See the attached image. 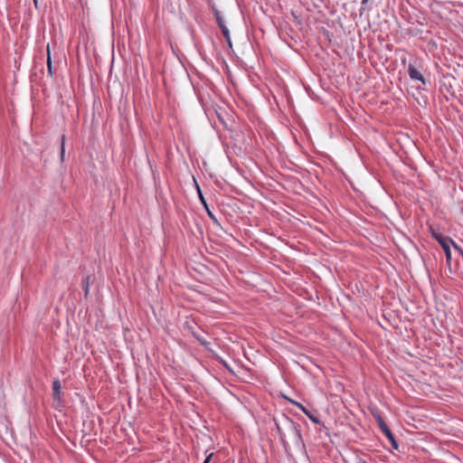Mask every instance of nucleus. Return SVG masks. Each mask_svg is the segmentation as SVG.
Segmentation results:
<instances>
[{"label": "nucleus", "instance_id": "obj_16", "mask_svg": "<svg viewBox=\"0 0 463 463\" xmlns=\"http://www.w3.org/2000/svg\"><path fill=\"white\" fill-rule=\"evenodd\" d=\"M213 456V453H211L210 455H208V456L206 457V458L204 459L203 463H210V461H211V459H212Z\"/></svg>", "mask_w": 463, "mask_h": 463}, {"label": "nucleus", "instance_id": "obj_8", "mask_svg": "<svg viewBox=\"0 0 463 463\" xmlns=\"http://www.w3.org/2000/svg\"><path fill=\"white\" fill-rule=\"evenodd\" d=\"M211 9H212V11H213V14H214V17H215V19H216L217 24H220L223 23V19H222V15H221V13H220V11L216 8V6H215L214 5H213L211 6Z\"/></svg>", "mask_w": 463, "mask_h": 463}, {"label": "nucleus", "instance_id": "obj_7", "mask_svg": "<svg viewBox=\"0 0 463 463\" xmlns=\"http://www.w3.org/2000/svg\"><path fill=\"white\" fill-rule=\"evenodd\" d=\"M47 69H48V74L50 76H52V57H51V52L49 45L47 46Z\"/></svg>", "mask_w": 463, "mask_h": 463}, {"label": "nucleus", "instance_id": "obj_9", "mask_svg": "<svg viewBox=\"0 0 463 463\" xmlns=\"http://www.w3.org/2000/svg\"><path fill=\"white\" fill-rule=\"evenodd\" d=\"M65 135H62L61 137V162L64 160V153H65Z\"/></svg>", "mask_w": 463, "mask_h": 463}, {"label": "nucleus", "instance_id": "obj_6", "mask_svg": "<svg viewBox=\"0 0 463 463\" xmlns=\"http://www.w3.org/2000/svg\"><path fill=\"white\" fill-rule=\"evenodd\" d=\"M218 26L220 27L225 40L227 41V43H229V45L231 46L232 45V43H231V38H230V32L227 28V26L224 24V22L218 24Z\"/></svg>", "mask_w": 463, "mask_h": 463}, {"label": "nucleus", "instance_id": "obj_11", "mask_svg": "<svg viewBox=\"0 0 463 463\" xmlns=\"http://www.w3.org/2000/svg\"><path fill=\"white\" fill-rule=\"evenodd\" d=\"M283 419H287V420L289 421V423H290L291 427L294 429V430L296 431L297 435H298V437H300V431H299V430L298 429V425H297L294 421L289 420V418H288V417H284Z\"/></svg>", "mask_w": 463, "mask_h": 463}, {"label": "nucleus", "instance_id": "obj_5", "mask_svg": "<svg viewBox=\"0 0 463 463\" xmlns=\"http://www.w3.org/2000/svg\"><path fill=\"white\" fill-rule=\"evenodd\" d=\"M90 285V276L88 275L83 278L82 282H81V286H82V289L84 291L85 298H87L89 295Z\"/></svg>", "mask_w": 463, "mask_h": 463}, {"label": "nucleus", "instance_id": "obj_3", "mask_svg": "<svg viewBox=\"0 0 463 463\" xmlns=\"http://www.w3.org/2000/svg\"><path fill=\"white\" fill-rule=\"evenodd\" d=\"M52 397L54 401L61 402L63 397L61 392V384L59 379H54L52 382Z\"/></svg>", "mask_w": 463, "mask_h": 463}, {"label": "nucleus", "instance_id": "obj_18", "mask_svg": "<svg viewBox=\"0 0 463 463\" xmlns=\"http://www.w3.org/2000/svg\"><path fill=\"white\" fill-rule=\"evenodd\" d=\"M363 463H367V462L364 461Z\"/></svg>", "mask_w": 463, "mask_h": 463}, {"label": "nucleus", "instance_id": "obj_12", "mask_svg": "<svg viewBox=\"0 0 463 463\" xmlns=\"http://www.w3.org/2000/svg\"><path fill=\"white\" fill-rule=\"evenodd\" d=\"M197 189H198V194H199L200 200H201L202 203L203 204L204 208L207 209L208 204H207L206 200L204 199V197H203V194H202V192H201V190H200L198 185H197Z\"/></svg>", "mask_w": 463, "mask_h": 463}, {"label": "nucleus", "instance_id": "obj_2", "mask_svg": "<svg viewBox=\"0 0 463 463\" xmlns=\"http://www.w3.org/2000/svg\"><path fill=\"white\" fill-rule=\"evenodd\" d=\"M373 415L375 420L377 421L379 428L381 429L383 433L385 435V437L391 442L392 448L393 449H398L399 444H398L397 440L395 439L393 433L392 432V430H390V428L388 427L386 422L382 418L381 414L378 411H374V412H373Z\"/></svg>", "mask_w": 463, "mask_h": 463}, {"label": "nucleus", "instance_id": "obj_10", "mask_svg": "<svg viewBox=\"0 0 463 463\" xmlns=\"http://www.w3.org/2000/svg\"><path fill=\"white\" fill-rule=\"evenodd\" d=\"M305 414L310 419V420L312 422H314L315 424H320L321 421L320 420L315 416L313 413H311L308 410L305 412Z\"/></svg>", "mask_w": 463, "mask_h": 463}, {"label": "nucleus", "instance_id": "obj_13", "mask_svg": "<svg viewBox=\"0 0 463 463\" xmlns=\"http://www.w3.org/2000/svg\"><path fill=\"white\" fill-rule=\"evenodd\" d=\"M296 406H298L304 413L307 411V409L303 406L301 403L298 402H292Z\"/></svg>", "mask_w": 463, "mask_h": 463}, {"label": "nucleus", "instance_id": "obj_15", "mask_svg": "<svg viewBox=\"0 0 463 463\" xmlns=\"http://www.w3.org/2000/svg\"><path fill=\"white\" fill-rule=\"evenodd\" d=\"M207 211V213L209 215V217L213 220L214 222H216V219L214 217V215L213 214V213L210 211L209 207H207V209H205Z\"/></svg>", "mask_w": 463, "mask_h": 463}, {"label": "nucleus", "instance_id": "obj_17", "mask_svg": "<svg viewBox=\"0 0 463 463\" xmlns=\"http://www.w3.org/2000/svg\"><path fill=\"white\" fill-rule=\"evenodd\" d=\"M367 2H368V0H363V1H362V4H365V3H367Z\"/></svg>", "mask_w": 463, "mask_h": 463}, {"label": "nucleus", "instance_id": "obj_4", "mask_svg": "<svg viewBox=\"0 0 463 463\" xmlns=\"http://www.w3.org/2000/svg\"><path fill=\"white\" fill-rule=\"evenodd\" d=\"M408 73L411 80H417L422 82L423 85L426 84V80L422 74L415 68L414 65L409 64L408 66Z\"/></svg>", "mask_w": 463, "mask_h": 463}, {"label": "nucleus", "instance_id": "obj_1", "mask_svg": "<svg viewBox=\"0 0 463 463\" xmlns=\"http://www.w3.org/2000/svg\"><path fill=\"white\" fill-rule=\"evenodd\" d=\"M431 234L432 237L440 244V249H443L445 256H446V262L448 266L450 268V261H451V251L449 244L453 246V243H456L449 236H444L439 232H436L431 228Z\"/></svg>", "mask_w": 463, "mask_h": 463}, {"label": "nucleus", "instance_id": "obj_14", "mask_svg": "<svg viewBox=\"0 0 463 463\" xmlns=\"http://www.w3.org/2000/svg\"><path fill=\"white\" fill-rule=\"evenodd\" d=\"M453 248L457 251H458L460 253V255L462 256V258H463V250L457 243H453Z\"/></svg>", "mask_w": 463, "mask_h": 463}]
</instances>
